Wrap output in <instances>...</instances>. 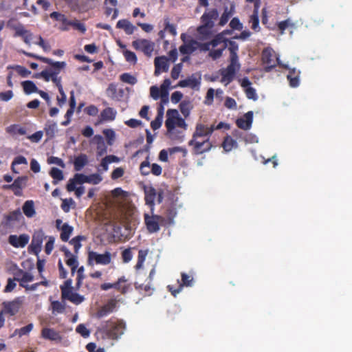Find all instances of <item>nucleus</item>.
Wrapping results in <instances>:
<instances>
[{
  "mask_svg": "<svg viewBox=\"0 0 352 352\" xmlns=\"http://www.w3.org/2000/svg\"><path fill=\"white\" fill-rule=\"evenodd\" d=\"M72 280L71 279L67 280L63 285L60 286L63 297L65 296V293L72 292Z\"/></svg>",
  "mask_w": 352,
  "mask_h": 352,
  "instance_id": "nucleus-56",
  "label": "nucleus"
},
{
  "mask_svg": "<svg viewBox=\"0 0 352 352\" xmlns=\"http://www.w3.org/2000/svg\"><path fill=\"white\" fill-rule=\"evenodd\" d=\"M88 163V157L85 154H80L74 159V166L76 171H80Z\"/></svg>",
  "mask_w": 352,
  "mask_h": 352,
  "instance_id": "nucleus-33",
  "label": "nucleus"
},
{
  "mask_svg": "<svg viewBox=\"0 0 352 352\" xmlns=\"http://www.w3.org/2000/svg\"><path fill=\"white\" fill-rule=\"evenodd\" d=\"M212 132V129L206 127L202 124H197L196 130L193 134V138H200V139H208V136Z\"/></svg>",
  "mask_w": 352,
  "mask_h": 352,
  "instance_id": "nucleus-29",
  "label": "nucleus"
},
{
  "mask_svg": "<svg viewBox=\"0 0 352 352\" xmlns=\"http://www.w3.org/2000/svg\"><path fill=\"white\" fill-rule=\"evenodd\" d=\"M62 69L56 68H48L42 71L37 76L43 78L45 81L53 82L56 87H59L61 85V78L58 76V74Z\"/></svg>",
  "mask_w": 352,
  "mask_h": 352,
  "instance_id": "nucleus-13",
  "label": "nucleus"
},
{
  "mask_svg": "<svg viewBox=\"0 0 352 352\" xmlns=\"http://www.w3.org/2000/svg\"><path fill=\"white\" fill-rule=\"evenodd\" d=\"M44 130L49 138H52L57 131V124L54 122H47L45 126Z\"/></svg>",
  "mask_w": 352,
  "mask_h": 352,
  "instance_id": "nucleus-45",
  "label": "nucleus"
},
{
  "mask_svg": "<svg viewBox=\"0 0 352 352\" xmlns=\"http://www.w3.org/2000/svg\"><path fill=\"white\" fill-rule=\"evenodd\" d=\"M132 46L136 50L142 52L145 55L151 56L154 50L155 43L147 39L140 38L132 42Z\"/></svg>",
  "mask_w": 352,
  "mask_h": 352,
  "instance_id": "nucleus-12",
  "label": "nucleus"
},
{
  "mask_svg": "<svg viewBox=\"0 0 352 352\" xmlns=\"http://www.w3.org/2000/svg\"><path fill=\"white\" fill-rule=\"evenodd\" d=\"M15 279L20 282V285L23 287H27L26 283L32 282L34 276L32 274L23 272L21 270H18L15 274Z\"/></svg>",
  "mask_w": 352,
  "mask_h": 352,
  "instance_id": "nucleus-26",
  "label": "nucleus"
},
{
  "mask_svg": "<svg viewBox=\"0 0 352 352\" xmlns=\"http://www.w3.org/2000/svg\"><path fill=\"white\" fill-rule=\"evenodd\" d=\"M151 168V165L150 164L149 162L145 160L141 163L140 169L142 175H148L150 173Z\"/></svg>",
  "mask_w": 352,
  "mask_h": 352,
  "instance_id": "nucleus-58",
  "label": "nucleus"
},
{
  "mask_svg": "<svg viewBox=\"0 0 352 352\" xmlns=\"http://www.w3.org/2000/svg\"><path fill=\"white\" fill-rule=\"evenodd\" d=\"M201 84V76L199 74H192L188 78L180 80L178 84L173 87V88H175L177 87H190L193 89L198 90L199 89V86Z\"/></svg>",
  "mask_w": 352,
  "mask_h": 352,
  "instance_id": "nucleus-15",
  "label": "nucleus"
},
{
  "mask_svg": "<svg viewBox=\"0 0 352 352\" xmlns=\"http://www.w3.org/2000/svg\"><path fill=\"white\" fill-rule=\"evenodd\" d=\"M58 91L60 94V96H57L58 104L60 106H63L66 102L67 96L63 91L62 85H59V87H58Z\"/></svg>",
  "mask_w": 352,
  "mask_h": 352,
  "instance_id": "nucleus-61",
  "label": "nucleus"
},
{
  "mask_svg": "<svg viewBox=\"0 0 352 352\" xmlns=\"http://www.w3.org/2000/svg\"><path fill=\"white\" fill-rule=\"evenodd\" d=\"M112 255L109 252L100 254L97 252L89 251L88 252L87 262L89 265H107L111 262Z\"/></svg>",
  "mask_w": 352,
  "mask_h": 352,
  "instance_id": "nucleus-6",
  "label": "nucleus"
},
{
  "mask_svg": "<svg viewBox=\"0 0 352 352\" xmlns=\"http://www.w3.org/2000/svg\"><path fill=\"white\" fill-rule=\"evenodd\" d=\"M50 175L54 179V184H56L58 182L62 181L64 179L63 171L55 167L52 168Z\"/></svg>",
  "mask_w": 352,
  "mask_h": 352,
  "instance_id": "nucleus-42",
  "label": "nucleus"
},
{
  "mask_svg": "<svg viewBox=\"0 0 352 352\" xmlns=\"http://www.w3.org/2000/svg\"><path fill=\"white\" fill-rule=\"evenodd\" d=\"M155 75L158 76L162 72H166L168 70V58L164 56L156 57L154 61Z\"/></svg>",
  "mask_w": 352,
  "mask_h": 352,
  "instance_id": "nucleus-18",
  "label": "nucleus"
},
{
  "mask_svg": "<svg viewBox=\"0 0 352 352\" xmlns=\"http://www.w3.org/2000/svg\"><path fill=\"white\" fill-rule=\"evenodd\" d=\"M182 66L183 65L182 63H178L173 67V69L171 70V77L174 80H176L179 78L180 73L182 72Z\"/></svg>",
  "mask_w": 352,
  "mask_h": 352,
  "instance_id": "nucleus-60",
  "label": "nucleus"
},
{
  "mask_svg": "<svg viewBox=\"0 0 352 352\" xmlns=\"http://www.w3.org/2000/svg\"><path fill=\"white\" fill-rule=\"evenodd\" d=\"M253 121V112L248 111L244 115L243 118L237 119L236 124L239 128L244 130L250 129Z\"/></svg>",
  "mask_w": 352,
  "mask_h": 352,
  "instance_id": "nucleus-22",
  "label": "nucleus"
},
{
  "mask_svg": "<svg viewBox=\"0 0 352 352\" xmlns=\"http://www.w3.org/2000/svg\"><path fill=\"white\" fill-rule=\"evenodd\" d=\"M170 84L171 82L168 78H166L163 81L162 84L159 87L160 93L162 94L161 96L169 95L168 89H170Z\"/></svg>",
  "mask_w": 352,
  "mask_h": 352,
  "instance_id": "nucleus-53",
  "label": "nucleus"
},
{
  "mask_svg": "<svg viewBox=\"0 0 352 352\" xmlns=\"http://www.w3.org/2000/svg\"><path fill=\"white\" fill-rule=\"evenodd\" d=\"M23 211L26 217H33L36 214L33 201H26L23 206Z\"/></svg>",
  "mask_w": 352,
  "mask_h": 352,
  "instance_id": "nucleus-35",
  "label": "nucleus"
},
{
  "mask_svg": "<svg viewBox=\"0 0 352 352\" xmlns=\"http://www.w3.org/2000/svg\"><path fill=\"white\" fill-rule=\"evenodd\" d=\"M93 142L97 145L98 155L101 156L107 152V146L103 138L100 135H96L92 140Z\"/></svg>",
  "mask_w": 352,
  "mask_h": 352,
  "instance_id": "nucleus-31",
  "label": "nucleus"
},
{
  "mask_svg": "<svg viewBox=\"0 0 352 352\" xmlns=\"http://www.w3.org/2000/svg\"><path fill=\"white\" fill-rule=\"evenodd\" d=\"M120 80L129 85H135L137 82V79L135 76L129 73H124L120 76Z\"/></svg>",
  "mask_w": 352,
  "mask_h": 352,
  "instance_id": "nucleus-51",
  "label": "nucleus"
},
{
  "mask_svg": "<svg viewBox=\"0 0 352 352\" xmlns=\"http://www.w3.org/2000/svg\"><path fill=\"white\" fill-rule=\"evenodd\" d=\"M245 92L248 98L252 99L254 100H257L258 96L254 88L252 87H248L245 89Z\"/></svg>",
  "mask_w": 352,
  "mask_h": 352,
  "instance_id": "nucleus-64",
  "label": "nucleus"
},
{
  "mask_svg": "<svg viewBox=\"0 0 352 352\" xmlns=\"http://www.w3.org/2000/svg\"><path fill=\"white\" fill-rule=\"evenodd\" d=\"M22 85L24 89V91L27 94H30L32 93L37 92L38 88L36 85L30 80H26L22 82Z\"/></svg>",
  "mask_w": 352,
  "mask_h": 352,
  "instance_id": "nucleus-46",
  "label": "nucleus"
},
{
  "mask_svg": "<svg viewBox=\"0 0 352 352\" xmlns=\"http://www.w3.org/2000/svg\"><path fill=\"white\" fill-rule=\"evenodd\" d=\"M117 111L113 108L104 109L100 115V122H111L116 119Z\"/></svg>",
  "mask_w": 352,
  "mask_h": 352,
  "instance_id": "nucleus-27",
  "label": "nucleus"
},
{
  "mask_svg": "<svg viewBox=\"0 0 352 352\" xmlns=\"http://www.w3.org/2000/svg\"><path fill=\"white\" fill-rule=\"evenodd\" d=\"M145 201L147 205L151 206V211H153L154 204L155 201L157 192L152 186H146L144 188Z\"/></svg>",
  "mask_w": 352,
  "mask_h": 352,
  "instance_id": "nucleus-24",
  "label": "nucleus"
},
{
  "mask_svg": "<svg viewBox=\"0 0 352 352\" xmlns=\"http://www.w3.org/2000/svg\"><path fill=\"white\" fill-rule=\"evenodd\" d=\"M148 254V250H140L138 252V262L135 265L136 270H140L143 267L144 262L145 261L146 257Z\"/></svg>",
  "mask_w": 352,
  "mask_h": 352,
  "instance_id": "nucleus-47",
  "label": "nucleus"
},
{
  "mask_svg": "<svg viewBox=\"0 0 352 352\" xmlns=\"http://www.w3.org/2000/svg\"><path fill=\"white\" fill-rule=\"evenodd\" d=\"M189 144L193 146L195 153L201 154L210 148L211 144L208 139H200V138H192Z\"/></svg>",
  "mask_w": 352,
  "mask_h": 352,
  "instance_id": "nucleus-16",
  "label": "nucleus"
},
{
  "mask_svg": "<svg viewBox=\"0 0 352 352\" xmlns=\"http://www.w3.org/2000/svg\"><path fill=\"white\" fill-rule=\"evenodd\" d=\"M47 241L45 246V252L47 254H50L54 249L55 238L52 236H47Z\"/></svg>",
  "mask_w": 352,
  "mask_h": 352,
  "instance_id": "nucleus-52",
  "label": "nucleus"
},
{
  "mask_svg": "<svg viewBox=\"0 0 352 352\" xmlns=\"http://www.w3.org/2000/svg\"><path fill=\"white\" fill-rule=\"evenodd\" d=\"M116 301L114 300H110L107 304L103 306L98 311V316L100 318L104 317L109 314L113 311L116 307Z\"/></svg>",
  "mask_w": 352,
  "mask_h": 352,
  "instance_id": "nucleus-32",
  "label": "nucleus"
},
{
  "mask_svg": "<svg viewBox=\"0 0 352 352\" xmlns=\"http://www.w3.org/2000/svg\"><path fill=\"white\" fill-rule=\"evenodd\" d=\"M65 24L72 26L75 30H78L81 33H85L86 31L85 25L78 20L67 21Z\"/></svg>",
  "mask_w": 352,
  "mask_h": 352,
  "instance_id": "nucleus-49",
  "label": "nucleus"
},
{
  "mask_svg": "<svg viewBox=\"0 0 352 352\" xmlns=\"http://www.w3.org/2000/svg\"><path fill=\"white\" fill-rule=\"evenodd\" d=\"M185 34L181 35V38L184 41V44L179 47V51L183 54H190L197 50L201 51H208L216 47L220 43V34L214 35V38L208 43H200L195 40H190L186 41L184 40Z\"/></svg>",
  "mask_w": 352,
  "mask_h": 352,
  "instance_id": "nucleus-1",
  "label": "nucleus"
},
{
  "mask_svg": "<svg viewBox=\"0 0 352 352\" xmlns=\"http://www.w3.org/2000/svg\"><path fill=\"white\" fill-rule=\"evenodd\" d=\"M23 300V297H18L10 301H4L2 302L3 309L1 311L11 316H14L19 311Z\"/></svg>",
  "mask_w": 352,
  "mask_h": 352,
  "instance_id": "nucleus-11",
  "label": "nucleus"
},
{
  "mask_svg": "<svg viewBox=\"0 0 352 352\" xmlns=\"http://www.w3.org/2000/svg\"><path fill=\"white\" fill-rule=\"evenodd\" d=\"M8 26L15 31V36H21L23 38L28 31L24 28V26L22 24L19 23L14 25L12 24V21H8Z\"/></svg>",
  "mask_w": 352,
  "mask_h": 352,
  "instance_id": "nucleus-36",
  "label": "nucleus"
},
{
  "mask_svg": "<svg viewBox=\"0 0 352 352\" xmlns=\"http://www.w3.org/2000/svg\"><path fill=\"white\" fill-rule=\"evenodd\" d=\"M85 237L84 236L78 235L74 238H73L70 241L69 243L74 246V252L76 254H78L79 250L81 248V241L85 240Z\"/></svg>",
  "mask_w": 352,
  "mask_h": 352,
  "instance_id": "nucleus-48",
  "label": "nucleus"
},
{
  "mask_svg": "<svg viewBox=\"0 0 352 352\" xmlns=\"http://www.w3.org/2000/svg\"><path fill=\"white\" fill-rule=\"evenodd\" d=\"M126 324L122 320L108 321L104 329L107 335L112 339H118L124 334Z\"/></svg>",
  "mask_w": 352,
  "mask_h": 352,
  "instance_id": "nucleus-4",
  "label": "nucleus"
},
{
  "mask_svg": "<svg viewBox=\"0 0 352 352\" xmlns=\"http://www.w3.org/2000/svg\"><path fill=\"white\" fill-rule=\"evenodd\" d=\"M34 325L32 323L28 324L25 327H21L20 329H16L14 330L12 337L18 336L19 337H22L23 336L28 335L32 329Z\"/></svg>",
  "mask_w": 352,
  "mask_h": 352,
  "instance_id": "nucleus-43",
  "label": "nucleus"
},
{
  "mask_svg": "<svg viewBox=\"0 0 352 352\" xmlns=\"http://www.w3.org/2000/svg\"><path fill=\"white\" fill-rule=\"evenodd\" d=\"M76 331L85 338H89L91 333L90 330L84 324H79L76 328Z\"/></svg>",
  "mask_w": 352,
  "mask_h": 352,
  "instance_id": "nucleus-50",
  "label": "nucleus"
},
{
  "mask_svg": "<svg viewBox=\"0 0 352 352\" xmlns=\"http://www.w3.org/2000/svg\"><path fill=\"white\" fill-rule=\"evenodd\" d=\"M41 336L44 339L51 341L60 342L62 340L60 333L52 328H43L41 331Z\"/></svg>",
  "mask_w": 352,
  "mask_h": 352,
  "instance_id": "nucleus-21",
  "label": "nucleus"
},
{
  "mask_svg": "<svg viewBox=\"0 0 352 352\" xmlns=\"http://www.w3.org/2000/svg\"><path fill=\"white\" fill-rule=\"evenodd\" d=\"M66 264L69 266L71 268H77L78 265V261L77 260V256L72 254L70 256L65 257Z\"/></svg>",
  "mask_w": 352,
  "mask_h": 352,
  "instance_id": "nucleus-55",
  "label": "nucleus"
},
{
  "mask_svg": "<svg viewBox=\"0 0 352 352\" xmlns=\"http://www.w3.org/2000/svg\"><path fill=\"white\" fill-rule=\"evenodd\" d=\"M64 298H66L69 300V301L72 302L73 303L76 305L80 304L82 302L85 300L84 296L74 292L73 291L71 292H67L65 293V296H63Z\"/></svg>",
  "mask_w": 352,
  "mask_h": 352,
  "instance_id": "nucleus-38",
  "label": "nucleus"
},
{
  "mask_svg": "<svg viewBox=\"0 0 352 352\" xmlns=\"http://www.w3.org/2000/svg\"><path fill=\"white\" fill-rule=\"evenodd\" d=\"M123 54L127 62L133 64L137 63V56L134 52L126 50L124 51Z\"/></svg>",
  "mask_w": 352,
  "mask_h": 352,
  "instance_id": "nucleus-54",
  "label": "nucleus"
},
{
  "mask_svg": "<svg viewBox=\"0 0 352 352\" xmlns=\"http://www.w3.org/2000/svg\"><path fill=\"white\" fill-rule=\"evenodd\" d=\"M221 43H223V48H227L229 51V61L239 62V45L232 39L223 38L221 36Z\"/></svg>",
  "mask_w": 352,
  "mask_h": 352,
  "instance_id": "nucleus-14",
  "label": "nucleus"
},
{
  "mask_svg": "<svg viewBox=\"0 0 352 352\" xmlns=\"http://www.w3.org/2000/svg\"><path fill=\"white\" fill-rule=\"evenodd\" d=\"M167 133L166 135L172 140L182 142L184 140V132L186 128L183 127H175V128H166Z\"/></svg>",
  "mask_w": 352,
  "mask_h": 352,
  "instance_id": "nucleus-19",
  "label": "nucleus"
},
{
  "mask_svg": "<svg viewBox=\"0 0 352 352\" xmlns=\"http://www.w3.org/2000/svg\"><path fill=\"white\" fill-rule=\"evenodd\" d=\"M130 285L127 283V280L124 276L120 278L115 283V288L122 294L126 293Z\"/></svg>",
  "mask_w": 352,
  "mask_h": 352,
  "instance_id": "nucleus-39",
  "label": "nucleus"
},
{
  "mask_svg": "<svg viewBox=\"0 0 352 352\" xmlns=\"http://www.w3.org/2000/svg\"><path fill=\"white\" fill-rule=\"evenodd\" d=\"M229 26L230 27L231 30H225L221 32V36L232 34L233 30H241L243 29V24L240 22L237 17H234L231 20Z\"/></svg>",
  "mask_w": 352,
  "mask_h": 352,
  "instance_id": "nucleus-30",
  "label": "nucleus"
},
{
  "mask_svg": "<svg viewBox=\"0 0 352 352\" xmlns=\"http://www.w3.org/2000/svg\"><path fill=\"white\" fill-rule=\"evenodd\" d=\"M102 179V177L99 173H94L89 175L76 173L74 175L73 178L69 179L67 184V190L69 192H72L75 189V185L82 184L85 183L96 185L100 183Z\"/></svg>",
  "mask_w": 352,
  "mask_h": 352,
  "instance_id": "nucleus-3",
  "label": "nucleus"
},
{
  "mask_svg": "<svg viewBox=\"0 0 352 352\" xmlns=\"http://www.w3.org/2000/svg\"><path fill=\"white\" fill-rule=\"evenodd\" d=\"M230 64L226 69H221V82L226 85L234 80L236 72L240 69L241 65L237 61H229Z\"/></svg>",
  "mask_w": 352,
  "mask_h": 352,
  "instance_id": "nucleus-9",
  "label": "nucleus"
},
{
  "mask_svg": "<svg viewBox=\"0 0 352 352\" xmlns=\"http://www.w3.org/2000/svg\"><path fill=\"white\" fill-rule=\"evenodd\" d=\"M116 28L123 30L125 33L129 35L132 34L136 30V27L126 19L119 20L117 23Z\"/></svg>",
  "mask_w": 352,
  "mask_h": 352,
  "instance_id": "nucleus-28",
  "label": "nucleus"
},
{
  "mask_svg": "<svg viewBox=\"0 0 352 352\" xmlns=\"http://www.w3.org/2000/svg\"><path fill=\"white\" fill-rule=\"evenodd\" d=\"M161 95L160 89L157 86L154 85L150 87V96L153 99L157 100L160 98Z\"/></svg>",
  "mask_w": 352,
  "mask_h": 352,
  "instance_id": "nucleus-59",
  "label": "nucleus"
},
{
  "mask_svg": "<svg viewBox=\"0 0 352 352\" xmlns=\"http://www.w3.org/2000/svg\"><path fill=\"white\" fill-rule=\"evenodd\" d=\"M166 128L183 127L186 128V124L177 110L168 109L166 112V120L165 122Z\"/></svg>",
  "mask_w": 352,
  "mask_h": 352,
  "instance_id": "nucleus-7",
  "label": "nucleus"
},
{
  "mask_svg": "<svg viewBox=\"0 0 352 352\" xmlns=\"http://www.w3.org/2000/svg\"><path fill=\"white\" fill-rule=\"evenodd\" d=\"M262 62L265 67L264 68L265 72H270L276 65H280L279 63V58L277 57L274 51L272 48H265L262 52Z\"/></svg>",
  "mask_w": 352,
  "mask_h": 352,
  "instance_id": "nucleus-5",
  "label": "nucleus"
},
{
  "mask_svg": "<svg viewBox=\"0 0 352 352\" xmlns=\"http://www.w3.org/2000/svg\"><path fill=\"white\" fill-rule=\"evenodd\" d=\"M182 284H180L177 289H173L171 286H168L170 292L174 296H176L182 289L184 285L190 287L192 285L193 278L188 274L183 273L182 274Z\"/></svg>",
  "mask_w": 352,
  "mask_h": 352,
  "instance_id": "nucleus-25",
  "label": "nucleus"
},
{
  "mask_svg": "<svg viewBox=\"0 0 352 352\" xmlns=\"http://www.w3.org/2000/svg\"><path fill=\"white\" fill-rule=\"evenodd\" d=\"M294 26V23L290 19H287L284 21L277 23L278 30L280 34H283L285 33V30H287V28L293 29Z\"/></svg>",
  "mask_w": 352,
  "mask_h": 352,
  "instance_id": "nucleus-40",
  "label": "nucleus"
},
{
  "mask_svg": "<svg viewBox=\"0 0 352 352\" xmlns=\"http://www.w3.org/2000/svg\"><path fill=\"white\" fill-rule=\"evenodd\" d=\"M85 268L83 266H81L79 267L77 270V283H76V287L79 288L82 284V281L85 278Z\"/></svg>",
  "mask_w": 352,
  "mask_h": 352,
  "instance_id": "nucleus-63",
  "label": "nucleus"
},
{
  "mask_svg": "<svg viewBox=\"0 0 352 352\" xmlns=\"http://www.w3.org/2000/svg\"><path fill=\"white\" fill-rule=\"evenodd\" d=\"M104 9L105 14L107 16H110L111 14L112 19H116L118 16L119 11L117 8L118 0H104Z\"/></svg>",
  "mask_w": 352,
  "mask_h": 352,
  "instance_id": "nucleus-20",
  "label": "nucleus"
},
{
  "mask_svg": "<svg viewBox=\"0 0 352 352\" xmlns=\"http://www.w3.org/2000/svg\"><path fill=\"white\" fill-rule=\"evenodd\" d=\"M45 239H47V236H45L43 230L40 229L34 231L29 246L30 251L38 256L42 250L43 243Z\"/></svg>",
  "mask_w": 352,
  "mask_h": 352,
  "instance_id": "nucleus-10",
  "label": "nucleus"
},
{
  "mask_svg": "<svg viewBox=\"0 0 352 352\" xmlns=\"http://www.w3.org/2000/svg\"><path fill=\"white\" fill-rule=\"evenodd\" d=\"M221 147H223L226 152H229L233 148L237 147V142L232 137L228 135L221 143Z\"/></svg>",
  "mask_w": 352,
  "mask_h": 352,
  "instance_id": "nucleus-37",
  "label": "nucleus"
},
{
  "mask_svg": "<svg viewBox=\"0 0 352 352\" xmlns=\"http://www.w3.org/2000/svg\"><path fill=\"white\" fill-rule=\"evenodd\" d=\"M218 16L219 13L217 10H212L202 16L203 25L197 28L198 39L207 40L215 34L216 32L213 30V26L214 21L218 19Z\"/></svg>",
  "mask_w": 352,
  "mask_h": 352,
  "instance_id": "nucleus-2",
  "label": "nucleus"
},
{
  "mask_svg": "<svg viewBox=\"0 0 352 352\" xmlns=\"http://www.w3.org/2000/svg\"><path fill=\"white\" fill-rule=\"evenodd\" d=\"M144 223L146 229L150 233H155L160 230V225L164 222V219L162 216L154 214L153 211L151 214H144Z\"/></svg>",
  "mask_w": 352,
  "mask_h": 352,
  "instance_id": "nucleus-8",
  "label": "nucleus"
},
{
  "mask_svg": "<svg viewBox=\"0 0 352 352\" xmlns=\"http://www.w3.org/2000/svg\"><path fill=\"white\" fill-rule=\"evenodd\" d=\"M103 133L107 140L108 144L109 145L112 144L116 137L115 131L112 129H104Z\"/></svg>",
  "mask_w": 352,
  "mask_h": 352,
  "instance_id": "nucleus-57",
  "label": "nucleus"
},
{
  "mask_svg": "<svg viewBox=\"0 0 352 352\" xmlns=\"http://www.w3.org/2000/svg\"><path fill=\"white\" fill-rule=\"evenodd\" d=\"M234 12V6L231 5L230 9L226 8L223 13L221 14V27L227 23L229 19L233 15Z\"/></svg>",
  "mask_w": 352,
  "mask_h": 352,
  "instance_id": "nucleus-44",
  "label": "nucleus"
},
{
  "mask_svg": "<svg viewBox=\"0 0 352 352\" xmlns=\"http://www.w3.org/2000/svg\"><path fill=\"white\" fill-rule=\"evenodd\" d=\"M60 230L61 231L60 233V239L63 241H68L70 236L72 235L74 228L71 226H69L68 223H65L62 225L61 228H60Z\"/></svg>",
  "mask_w": 352,
  "mask_h": 352,
  "instance_id": "nucleus-34",
  "label": "nucleus"
},
{
  "mask_svg": "<svg viewBox=\"0 0 352 352\" xmlns=\"http://www.w3.org/2000/svg\"><path fill=\"white\" fill-rule=\"evenodd\" d=\"M52 309L53 313H62L65 309L64 305L59 301H54L52 302Z\"/></svg>",
  "mask_w": 352,
  "mask_h": 352,
  "instance_id": "nucleus-62",
  "label": "nucleus"
},
{
  "mask_svg": "<svg viewBox=\"0 0 352 352\" xmlns=\"http://www.w3.org/2000/svg\"><path fill=\"white\" fill-rule=\"evenodd\" d=\"M6 131L12 135H25L26 130L19 124H12L6 128Z\"/></svg>",
  "mask_w": 352,
  "mask_h": 352,
  "instance_id": "nucleus-41",
  "label": "nucleus"
},
{
  "mask_svg": "<svg viewBox=\"0 0 352 352\" xmlns=\"http://www.w3.org/2000/svg\"><path fill=\"white\" fill-rule=\"evenodd\" d=\"M30 236L27 234H22L19 236L11 234L8 237L9 243L16 248H23L28 243Z\"/></svg>",
  "mask_w": 352,
  "mask_h": 352,
  "instance_id": "nucleus-17",
  "label": "nucleus"
},
{
  "mask_svg": "<svg viewBox=\"0 0 352 352\" xmlns=\"http://www.w3.org/2000/svg\"><path fill=\"white\" fill-rule=\"evenodd\" d=\"M27 181V176L19 177L14 180L13 184L9 186H6V188L12 189L16 195H20L21 190L23 187L25 186Z\"/></svg>",
  "mask_w": 352,
  "mask_h": 352,
  "instance_id": "nucleus-23",
  "label": "nucleus"
}]
</instances>
